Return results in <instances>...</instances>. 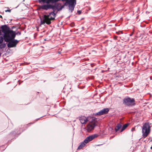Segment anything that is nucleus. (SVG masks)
Here are the masks:
<instances>
[{
  "label": "nucleus",
  "instance_id": "f257e3e1",
  "mask_svg": "<svg viewBox=\"0 0 152 152\" xmlns=\"http://www.w3.org/2000/svg\"><path fill=\"white\" fill-rule=\"evenodd\" d=\"M61 3H57L54 4H45L39 6V8L45 10L52 9L53 11L49 13L48 15H44L42 16L43 19L41 20V24H44L45 23L48 25H50L51 23V20L55 19V18L57 12L61 10H58L60 8Z\"/></svg>",
  "mask_w": 152,
  "mask_h": 152
},
{
  "label": "nucleus",
  "instance_id": "f03ea898",
  "mask_svg": "<svg viewBox=\"0 0 152 152\" xmlns=\"http://www.w3.org/2000/svg\"><path fill=\"white\" fill-rule=\"evenodd\" d=\"M151 124L149 122L143 124L142 127V136L143 138H146L150 133L151 131Z\"/></svg>",
  "mask_w": 152,
  "mask_h": 152
},
{
  "label": "nucleus",
  "instance_id": "7ed1b4c3",
  "mask_svg": "<svg viewBox=\"0 0 152 152\" xmlns=\"http://www.w3.org/2000/svg\"><path fill=\"white\" fill-rule=\"evenodd\" d=\"M63 1H66L64 4V6L68 5V9L71 13L74 10V8L76 4V0H61Z\"/></svg>",
  "mask_w": 152,
  "mask_h": 152
},
{
  "label": "nucleus",
  "instance_id": "20e7f679",
  "mask_svg": "<svg viewBox=\"0 0 152 152\" xmlns=\"http://www.w3.org/2000/svg\"><path fill=\"white\" fill-rule=\"evenodd\" d=\"M123 102L125 105L129 107L134 106L136 104L134 99L129 97L124 98Z\"/></svg>",
  "mask_w": 152,
  "mask_h": 152
},
{
  "label": "nucleus",
  "instance_id": "39448f33",
  "mask_svg": "<svg viewBox=\"0 0 152 152\" xmlns=\"http://www.w3.org/2000/svg\"><path fill=\"white\" fill-rule=\"evenodd\" d=\"M15 32L12 30H10L5 35L4 40L6 42H9L11 40L14 39L15 37Z\"/></svg>",
  "mask_w": 152,
  "mask_h": 152
},
{
  "label": "nucleus",
  "instance_id": "423d86ee",
  "mask_svg": "<svg viewBox=\"0 0 152 152\" xmlns=\"http://www.w3.org/2000/svg\"><path fill=\"white\" fill-rule=\"evenodd\" d=\"M7 46L8 48H11L14 47L16 46V45L18 43V41L14 39L11 40L8 42Z\"/></svg>",
  "mask_w": 152,
  "mask_h": 152
},
{
  "label": "nucleus",
  "instance_id": "0eeeda50",
  "mask_svg": "<svg viewBox=\"0 0 152 152\" xmlns=\"http://www.w3.org/2000/svg\"><path fill=\"white\" fill-rule=\"evenodd\" d=\"M98 137V135L97 134H94L90 135L89 136L87 137L84 140V142L86 143L87 144L89 142L93 140L95 138H96Z\"/></svg>",
  "mask_w": 152,
  "mask_h": 152
},
{
  "label": "nucleus",
  "instance_id": "6e6552de",
  "mask_svg": "<svg viewBox=\"0 0 152 152\" xmlns=\"http://www.w3.org/2000/svg\"><path fill=\"white\" fill-rule=\"evenodd\" d=\"M109 111V109L108 108H104L101 110L99 112L97 113L96 115H101L104 114H106L108 113Z\"/></svg>",
  "mask_w": 152,
  "mask_h": 152
},
{
  "label": "nucleus",
  "instance_id": "1a4fd4ad",
  "mask_svg": "<svg viewBox=\"0 0 152 152\" xmlns=\"http://www.w3.org/2000/svg\"><path fill=\"white\" fill-rule=\"evenodd\" d=\"M96 126V124L95 122H92L89 124L87 126V130L88 131H90L94 129Z\"/></svg>",
  "mask_w": 152,
  "mask_h": 152
},
{
  "label": "nucleus",
  "instance_id": "9d476101",
  "mask_svg": "<svg viewBox=\"0 0 152 152\" xmlns=\"http://www.w3.org/2000/svg\"><path fill=\"white\" fill-rule=\"evenodd\" d=\"M1 28L2 32L5 35L10 30V28L6 25L2 26Z\"/></svg>",
  "mask_w": 152,
  "mask_h": 152
},
{
  "label": "nucleus",
  "instance_id": "9b49d317",
  "mask_svg": "<svg viewBox=\"0 0 152 152\" xmlns=\"http://www.w3.org/2000/svg\"><path fill=\"white\" fill-rule=\"evenodd\" d=\"M79 118L80 123L83 124L86 123L88 121L87 119L84 116L80 117Z\"/></svg>",
  "mask_w": 152,
  "mask_h": 152
},
{
  "label": "nucleus",
  "instance_id": "f8f14e48",
  "mask_svg": "<svg viewBox=\"0 0 152 152\" xmlns=\"http://www.w3.org/2000/svg\"><path fill=\"white\" fill-rule=\"evenodd\" d=\"M86 144V143L85 142H84V140L83 142L80 143V144L78 147L77 148V150L82 149L83 147L85 146Z\"/></svg>",
  "mask_w": 152,
  "mask_h": 152
},
{
  "label": "nucleus",
  "instance_id": "ddd939ff",
  "mask_svg": "<svg viewBox=\"0 0 152 152\" xmlns=\"http://www.w3.org/2000/svg\"><path fill=\"white\" fill-rule=\"evenodd\" d=\"M122 127V125L120 124H118L115 129V132H117Z\"/></svg>",
  "mask_w": 152,
  "mask_h": 152
},
{
  "label": "nucleus",
  "instance_id": "4468645a",
  "mask_svg": "<svg viewBox=\"0 0 152 152\" xmlns=\"http://www.w3.org/2000/svg\"><path fill=\"white\" fill-rule=\"evenodd\" d=\"M129 125V124H126L124 125L120 131V132H122L124 129H125Z\"/></svg>",
  "mask_w": 152,
  "mask_h": 152
},
{
  "label": "nucleus",
  "instance_id": "2eb2a0df",
  "mask_svg": "<svg viewBox=\"0 0 152 152\" xmlns=\"http://www.w3.org/2000/svg\"><path fill=\"white\" fill-rule=\"evenodd\" d=\"M60 1L61 0H48V4H49L50 3L52 4H56V3Z\"/></svg>",
  "mask_w": 152,
  "mask_h": 152
},
{
  "label": "nucleus",
  "instance_id": "dca6fc26",
  "mask_svg": "<svg viewBox=\"0 0 152 152\" xmlns=\"http://www.w3.org/2000/svg\"><path fill=\"white\" fill-rule=\"evenodd\" d=\"M41 2L43 3H46L47 4H48V0H40L39 1V3H40Z\"/></svg>",
  "mask_w": 152,
  "mask_h": 152
},
{
  "label": "nucleus",
  "instance_id": "f3484780",
  "mask_svg": "<svg viewBox=\"0 0 152 152\" xmlns=\"http://www.w3.org/2000/svg\"><path fill=\"white\" fill-rule=\"evenodd\" d=\"M65 6L63 5H61H61H60V8L58 9V10H61L62 9L64 8V7Z\"/></svg>",
  "mask_w": 152,
  "mask_h": 152
},
{
  "label": "nucleus",
  "instance_id": "a211bd4d",
  "mask_svg": "<svg viewBox=\"0 0 152 152\" xmlns=\"http://www.w3.org/2000/svg\"><path fill=\"white\" fill-rule=\"evenodd\" d=\"M77 13H78L79 15H80L81 13V11L80 10H78L77 11Z\"/></svg>",
  "mask_w": 152,
  "mask_h": 152
},
{
  "label": "nucleus",
  "instance_id": "6ab92c4d",
  "mask_svg": "<svg viewBox=\"0 0 152 152\" xmlns=\"http://www.w3.org/2000/svg\"><path fill=\"white\" fill-rule=\"evenodd\" d=\"M16 34L20 35L21 33L19 32H17L16 33H15Z\"/></svg>",
  "mask_w": 152,
  "mask_h": 152
},
{
  "label": "nucleus",
  "instance_id": "aec40b11",
  "mask_svg": "<svg viewBox=\"0 0 152 152\" xmlns=\"http://www.w3.org/2000/svg\"><path fill=\"white\" fill-rule=\"evenodd\" d=\"M135 129L134 128H132L131 129L132 131H135Z\"/></svg>",
  "mask_w": 152,
  "mask_h": 152
},
{
  "label": "nucleus",
  "instance_id": "412c9836",
  "mask_svg": "<svg viewBox=\"0 0 152 152\" xmlns=\"http://www.w3.org/2000/svg\"><path fill=\"white\" fill-rule=\"evenodd\" d=\"M5 12H10L11 10H5Z\"/></svg>",
  "mask_w": 152,
  "mask_h": 152
},
{
  "label": "nucleus",
  "instance_id": "4be33fe9",
  "mask_svg": "<svg viewBox=\"0 0 152 152\" xmlns=\"http://www.w3.org/2000/svg\"><path fill=\"white\" fill-rule=\"evenodd\" d=\"M117 37H117V36H115L114 38V39H117Z\"/></svg>",
  "mask_w": 152,
  "mask_h": 152
},
{
  "label": "nucleus",
  "instance_id": "5701e85b",
  "mask_svg": "<svg viewBox=\"0 0 152 152\" xmlns=\"http://www.w3.org/2000/svg\"><path fill=\"white\" fill-rule=\"evenodd\" d=\"M133 33H132L131 34H129V36H132V35H133Z\"/></svg>",
  "mask_w": 152,
  "mask_h": 152
},
{
  "label": "nucleus",
  "instance_id": "b1692460",
  "mask_svg": "<svg viewBox=\"0 0 152 152\" xmlns=\"http://www.w3.org/2000/svg\"><path fill=\"white\" fill-rule=\"evenodd\" d=\"M93 64H91V66L92 67L93 66Z\"/></svg>",
  "mask_w": 152,
  "mask_h": 152
},
{
  "label": "nucleus",
  "instance_id": "393cba45",
  "mask_svg": "<svg viewBox=\"0 0 152 152\" xmlns=\"http://www.w3.org/2000/svg\"><path fill=\"white\" fill-rule=\"evenodd\" d=\"M151 148L152 149V146L151 147Z\"/></svg>",
  "mask_w": 152,
  "mask_h": 152
},
{
  "label": "nucleus",
  "instance_id": "a878e982",
  "mask_svg": "<svg viewBox=\"0 0 152 152\" xmlns=\"http://www.w3.org/2000/svg\"><path fill=\"white\" fill-rule=\"evenodd\" d=\"M0 17L1 18H2V16L1 15L0 16Z\"/></svg>",
  "mask_w": 152,
  "mask_h": 152
},
{
  "label": "nucleus",
  "instance_id": "bb28decb",
  "mask_svg": "<svg viewBox=\"0 0 152 152\" xmlns=\"http://www.w3.org/2000/svg\"><path fill=\"white\" fill-rule=\"evenodd\" d=\"M38 1L39 2V1H40V0H38Z\"/></svg>",
  "mask_w": 152,
  "mask_h": 152
},
{
  "label": "nucleus",
  "instance_id": "cd10ccee",
  "mask_svg": "<svg viewBox=\"0 0 152 152\" xmlns=\"http://www.w3.org/2000/svg\"><path fill=\"white\" fill-rule=\"evenodd\" d=\"M38 1L39 2V1H40V0H38Z\"/></svg>",
  "mask_w": 152,
  "mask_h": 152
}]
</instances>
